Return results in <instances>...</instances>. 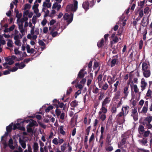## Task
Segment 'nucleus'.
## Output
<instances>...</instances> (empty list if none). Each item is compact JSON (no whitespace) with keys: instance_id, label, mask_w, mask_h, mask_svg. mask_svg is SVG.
<instances>
[{"instance_id":"61","label":"nucleus","mask_w":152,"mask_h":152,"mask_svg":"<svg viewBox=\"0 0 152 152\" xmlns=\"http://www.w3.org/2000/svg\"><path fill=\"white\" fill-rule=\"evenodd\" d=\"M72 88L71 87H69V88L66 91V94L69 95L72 92Z\"/></svg>"},{"instance_id":"37","label":"nucleus","mask_w":152,"mask_h":152,"mask_svg":"<svg viewBox=\"0 0 152 152\" xmlns=\"http://www.w3.org/2000/svg\"><path fill=\"white\" fill-rule=\"evenodd\" d=\"M63 126H61L60 127V128H59V131H60V133L63 135H64L65 134H66V132H65L63 130Z\"/></svg>"},{"instance_id":"56","label":"nucleus","mask_w":152,"mask_h":152,"mask_svg":"<svg viewBox=\"0 0 152 152\" xmlns=\"http://www.w3.org/2000/svg\"><path fill=\"white\" fill-rule=\"evenodd\" d=\"M38 43L39 45L42 46H43L44 48H45V44L42 40H39L38 42Z\"/></svg>"},{"instance_id":"59","label":"nucleus","mask_w":152,"mask_h":152,"mask_svg":"<svg viewBox=\"0 0 152 152\" xmlns=\"http://www.w3.org/2000/svg\"><path fill=\"white\" fill-rule=\"evenodd\" d=\"M104 96V94L103 93H100V95L99 96L98 99L99 100H101L103 98Z\"/></svg>"},{"instance_id":"60","label":"nucleus","mask_w":152,"mask_h":152,"mask_svg":"<svg viewBox=\"0 0 152 152\" xmlns=\"http://www.w3.org/2000/svg\"><path fill=\"white\" fill-rule=\"evenodd\" d=\"M59 101L57 100V99H54L53 101V105L55 106L56 107V105L55 104H58V102H59Z\"/></svg>"},{"instance_id":"33","label":"nucleus","mask_w":152,"mask_h":152,"mask_svg":"<svg viewBox=\"0 0 152 152\" xmlns=\"http://www.w3.org/2000/svg\"><path fill=\"white\" fill-rule=\"evenodd\" d=\"M92 61H91L88 65V72H90L91 70V67L92 66Z\"/></svg>"},{"instance_id":"18","label":"nucleus","mask_w":152,"mask_h":152,"mask_svg":"<svg viewBox=\"0 0 152 152\" xmlns=\"http://www.w3.org/2000/svg\"><path fill=\"white\" fill-rule=\"evenodd\" d=\"M144 18L145 17H143L142 19L141 23L143 27H146L147 26L148 24L149 23V20L148 18L147 19V20H146V21H144Z\"/></svg>"},{"instance_id":"52","label":"nucleus","mask_w":152,"mask_h":152,"mask_svg":"<svg viewBox=\"0 0 152 152\" xmlns=\"http://www.w3.org/2000/svg\"><path fill=\"white\" fill-rule=\"evenodd\" d=\"M99 66V63L97 61H95L94 64V69L95 70Z\"/></svg>"},{"instance_id":"9","label":"nucleus","mask_w":152,"mask_h":152,"mask_svg":"<svg viewBox=\"0 0 152 152\" xmlns=\"http://www.w3.org/2000/svg\"><path fill=\"white\" fill-rule=\"evenodd\" d=\"M90 3L88 1L83 2L82 4V7L86 11L89 9Z\"/></svg>"},{"instance_id":"19","label":"nucleus","mask_w":152,"mask_h":152,"mask_svg":"<svg viewBox=\"0 0 152 152\" xmlns=\"http://www.w3.org/2000/svg\"><path fill=\"white\" fill-rule=\"evenodd\" d=\"M140 108H138V111L139 113H146L148 110V107L144 106L143 107L142 110L141 111H140Z\"/></svg>"},{"instance_id":"32","label":"nucleus","mask_w":152,"mask_h":152,"mask_svg":"<svg viewBox=\"0 0 152 152\" xmlns=\"http://www.w3.org/2000/svg\"><path fill=\"white\" fill-rule=\"evenodd\" d=\"M150 134H151L150 131L149 130H148L142 134L144 137L147 138V137L149 136Z\"/></svg>"},{"instance_id":"49","label":"nucleus","mask_w":152,"mask_h":152,"mask_svg":"<svg viewBox=\"0 0 152 152\" xmlns=\"http://www.w3.org/2000/svg\"><path fill=\"white\" fill-rule=\"evenodd\" d=\"M45 12H45V13L44 15V18L46 17H47L48 16L49 17H52V16L51 15H49V11L47 9L46 11H45Z\"/></svg>"},{"instance_id":"41","label":"nucleus","mask_w":152,"mask_h":152,"mask_svg":"<svg viewBox=\"0 0 152 152\" xmlns=\"http://www.w3.org/2000/svg\"><path fill=\"white\" fill-rule=\"evenodd\" d=\"M121 95V91H117L115 94V98L116 99H118Z\"/></svg>"},{"instance_id":"42","label":"nucleus","mask_w":152,"mask_h":152,"mask_svg":"<svg viewBox=\"0 0 152 152\" xmlns=\"http://www.w3.org/2000/svg\"><path fill=\"white\" fill-rule=\"evenodd\" d=\"M27 132L28 133H33L34 132V129L31 128V127H29V126H27Z\"/></svg>"},{"instance_id":"8","label":"nucleus","mask_w":152,"mask_h":152,"mask_svg":"<svg viewBox=\"0 0 152 152\" xmlns=\"http://www.w3.org/2000/svg\"><path fill=\"white\" fill-rule=\"evenodd\" d=\"M146 85H147V83L145 82V79L143 78H142L141 79V90L142 91H143L145 89Z\"/></svg>"},{"instance_id":"64","label":"nucleus","mask_w":152,"mask_h":152,"mask_svg":"<svg viewBox=\"0 0 152 152\" xmlns=\"http://www.w3.org/2000/svg\"><path fill=\"white\" fill-rule=\"evenodd\" d=\"M117 111V108L115 107H113L111 108V112L112 113H115Z\"/></svg>"},{"instance_id":"25","label":"nucleus","mask_w":152,"mask_h":152,"mask_svg":"<svg viewBox=\"0 0 152 152\" xmlns=\"http://www.w3.org/2000/svg\"><path fill=\"white\" fill-rule=\"evenodd\" d=\"M18 28L20 32L23 34L25 31L23 28V23L21 22V23L18 25Z\"/></svg>"},{"instance_id":"53","label":"nucleus","mask_w":152,"mask_h":152,"mask_svg":"<svg viewBox=\"0 0 152 152\" xmlns=\"http://www.w3.org/2000/svg\"><path fill=\"white\" fill-rule=\"evenodd\" d=\"M100 102L99 101H96L94 103V108H95L96 109L97 108V107L98 106Z\"/></svg>"},{"instance_id":"47","label":"nucleus","mask_w":152,"mask_h":152,"mask_svg":"<svg viewBox=\"0 0 152 152\" xmlns=\"http://www.w3.org/2000/svg\"><path fill=\"white\" fill-rule=\"evenodd\" d=\"M106 118V116L105 114H102L101 115L100 118L102 121H104Z\"/></svg>"},{"instance_id":"57","label":"nucleus","mask_w":152,"mask_h":152,"mask_svg":"<svg viewBox=\"0 0 152 152\" xmlns=\"http://www.w3.org/2000/svg\"><path fill=\"white\" fill-rule=\"evenodd\" d=\"M59 116H60V119L62 120H64V119L65 113L64 112H62L61 114Z\"/></svg>"},{"instance_id":"7","label":"nucleus","mask_w":152,"mask_h":152,"mask_svg":"<svg viewBox=\"0 0 152 152\" xmlns=\"http://www.w3.org/2000/svg\"><path fill=\"white\" fill-rule=\"evenodd\" d=\"M150 65L149 64H147L145 62L142 63V71L148 70V69H150V67H149Z\"/></svg>"},{"instance_id":"11","label":"nucleus","mask_w":152,"mask_h":152,"mask_svg":"<svg viewBox=\"0 0 152 152\" xmlns=\"http://www.w3.org/2000/svg\"><path fill=\"white\" fill-rule=\"evenodd\" d=\"M104 83H102L101 86H99V88H101L102 90H107L108 88L109 85L106 82H105L104 84Z\"/></svg>"},{"instance_id":"22","label":"nucleus","mask_w":152,"mask_h":152,"mask_svg":"<svg viewBox=\"0 0 152 152\" xmlns=\"http://www.w3.org/2000/svg\"><path fill=\"white\" fill-rule=\"evenodd\" d=\"M19 142L22 147L25 149L26 148V144L25 142L23 140H21L20 138L19 139Z\"/></svg>"},{"instance_id":"55","label":"nucleus","mask_w":152,"mask_h":152,"mask_svg":"<svg viewBox=\"0 0 152 152\" xmlns=\"http://www.w3.org/2000/svg\"><path fill=\"white\" fill-rule=\"evenodd\" d=\"M138 152H149V151L148 150L145 149H143L142 148H139L138 149Z\"/></svg>"},{"instance_id":"44","label":"nucleus","mask_w":152,"mask_h":152,"mask_svg":"<svg viewBox=\"0 0 152 152\" xmlns=\"http://www.w3.org/2000/svg\"><path fill=\"white\" fill-rule=\"evenodd\" d=\"M99 88L96 87L94 88L92 90V92L95 94H97L99 92Z\"/></svg>"},{"instance_id":"38","label":"nucleus","mask_w":152,"mask_h":152,"mask_svg":"<svg viewBox=\"0 0 152 152\" xmlns=\"http://www.w3.org/2000/svg\"><path fill=\"white\" fill-rule=\"evenodd\" d=\"M12 40L9 39L8 40V42L7 43V46L9 47H12Z\"/></svg>"},{"instance_id":"36","label":"nucleus","mask_w":152,"mask_h":152,"mask_svg":"<svg viewBox=\"0 0 152 152\" xmlns=\"http://www.w3.org/2000/svg\"><path fill=\"white\" fill-rule=\"evenodd\" d=\"M133 89L135 94L138 93L139 91V89L138 88L136 84L133 85Z\"/></svg>"},{"instance_id":"34","label":"nucleus","mask_w":152,"mask_h":152,"mask_svg":"<svg viewBox=\"0 0 152 152\" xmlns=\"http://www.w3.org/2000/svg\"><path fill=\"white\" fill-rule=\"evenodd\" d=\"M145 120L146 122L147 121L148 123H150L152 121V116H147L145 118Z\"/></svg>"},{"instance_id":"4","label":"nucleus","mask_w":152,"mask_h":152,"mask_svg":"<svg viewBox=\"0 0 152 152\" xmlns=\"http://www.w3.org/2000/svg\"><path fill=\"white\" fill-rule=\"evenodd\" d=\"M129 110V107L127 105L123 106L121 109V111L124 113V115H126L128 113Z\"/></svg>"},{"instance_id":"28","label":"nucleus","mask_w":152,"mask_h":152,"mask_svg":"<svg viewBox=\"0 0 152 152\" xmlns=\"http://www.w3.org/2000/svg\"><path fill=\"white\" fill-rule=\"evenodd\" d=\"M13 123H12L10 124L8 126L6 127V129L7 132H10L12 129V126L13 125Z\"/></svg>"},{"instance_id":"50","label":"nucleus","mask_w":152,"mask_h":152,"mask_svg":"<svg viewBox=\"0 0 152 152\" xmlns=\"http://www.w3.org/2000/svg\"><path fill=\"white\" fill-rule=\"evenodd\" d=\"M28 19L27 17H23L20 20V22L23 23L24 21L26 22Z\"/></svg>"},{"instance_id":"15","label":"nucleus","mask_w":152,"mask_h":152,"mask_svg":"<svg viewBox=\"0 0 152 152\" xmlns=\"http://www.w3.org/2000/svg\"><path fill=\"white\" fill-rule=\"evenodd\" d=\"M129 86H126L124 89L123 93L124 95V97L126 98L128 96L129 91H128V88Z\"/></svg>"},{"instance_id":"54","label":"nucleus","mask_w":152,"mask_h":152,"mask_svg":"<svg viewBox=\"0 0 152 152\" xmlns=\"http://www.w3.org/2000/svg\"><path fill=\"white\" fill-rule=\"evenodd\" d=\"M37 1L36 0L35 3H34V4L33 5V6L32 7V9H37L38 8V7L39 6V4H36L37 3Z\"/></svg>"},{"instance_id":"5","label":"nucleus","mask_w":152,"mask_h":152,"mask_svg":"<svg viewBox=\"0 0 152 152\" xmlns=\"http://www.w3.org/2000/svg\"><path fill=\"white\" fill-rule=\"evenodd\" d=\"M93 76L92 73H91L88 76V79L87 82V85L89 86L93 79Z\"/></svg>"},{"instance_id":"10","label":"nucleus","mask_w":152,"mask_h":152,"mask_svg":"<svg viewBox=\"0 0 152 152\" xmlns=\"http://www.w3.org/2000/svg\"><path fill=\"white\" fill-rule=\"evenodd\" d=\"M78 105V102H77L76 100L72 101L70 103V106L72 107L71 108V109L74 110L75 107H76Z\"/></svg>"},{"instance_id":"3","label":"nucleus","mask_w":152,"mask_h":152,"mask_svg":"<svg viewBox=\"0 0 152 152\" xmlns=\"http://www.w3.org/2000/svg\"><path fill=\"white\" fill-rule=\"evenodd\" d=\"M56 27L54 26L52 27H50L49 28V30L50 31V34L52 35L53 37H56L58 34V33L57 31L53 32V31L55 30Z\"/></svg>"},{"instance_id":"39","label":"nucleus","mask_w":152,"mask_h":152,"mask_svg":"<svg viewBox=\"0 0 152 152\" xmlns=\"http://www.w3.org/2000/svg\"><path fill=\"white\" fill-rule=\"evenodd\" d=\"M131 116L133 117V119L135 121H136L138 119V114H132Z\"/></svg>"},{"instance_id":"14","label":"nucleus","mask_w":152,"mask_h":152,"mask_svg":"<svg viewBox=\"0 0 152 152\" xmlns=\"http://www.w3.org/2000/svg\"><path fill=\"white\" fill-rule=\"evenodd\" d=\"M58 104H55L56 107L57 108H63V110H65V107H64V104L63 102H58Z\"/></svg>"},{"instance_id":"2","label":"nucleus","mask_w":152,"mask_h":152,"mask_svg":"<svg viewBox=\"0 0 152 152\" xmlns=\"http://www.w3.org/2000/svg\"><path fill=\"white\" fill-rule=\"evenodd\" d=\"M83 70H80L77 75V80L78 82H79L80 79L83 78L87 73L86 72H83Z\"/></svg>"},{"instance_id":"21","label":"nucleus","mask_w":152,"mask_h":152,"mask_svg":"<svg viewBox=\"0 0 152 152\" xmlns=\"http://www.w3.org/2000/svg\"><path fill=\"white\" fill-rule=\"evenodd\" d=\"M107 105H104L102 104V107L100 110L102 111V113H103L105 114L107 113Z\"/></svg>"},{"instance_id":"12","label":"nucleus","mask_w":152,"mask_h":152,"mask_svg":"<svg viewBox=\"0 0 152 152\" xmlns=\"http://www.w3.org/2000/svg\"><path fill=\"white\" fill-rule=\"evenodd\" d=\"M143 71V75L144 77L146 78H148L150 77L151 75L150 69H148V70Z\"/></svg>"},{"instance_id":"29","label":"nucleus","mask_w":152,"mask_h":152,"mask_svg":"<svg viewBox=\"0 0 152 152\" xmlns=\"http://www.w3.org/2000/svg\"><path fill=\"white\" fill-rule=\"evenodd\" d=\"M78 2L77 0H74L73 2V7L74 8V11H76L78 7Z\"/></svg>"},{"instance_id":"17","label":"nucleus","mask_w":152,"mask_h":152,"mask_svg":"<svg viewBox=\"0 0 152 152\" xmlns=\"http://www.w3.org/2000/svg\"><path fill=\"white\" fill-rule=\"evenodd\" d=\"M15 66H18L19 69H22L24 68L26 66V64H24L23 62H22L20 64L18 63H16L15 64Z\"/></svg>"},{"instance_id":"35","label":"nucleus","mask_w":152,"mask_h":152,"mask_svg":"<svg viewBox=\"0 0 152 152\" xmlns=\"http://www.w3.org/2000/svg\"><path fill=\"white\" fill-rule=\"evenodd\" d=\"M34 150H38L39 146L38 143L37 142H35L33 145Z\"/></svg>"},{"instance_id":"40","label":"nucleus","mask_w":152,"mask_h":152,"mask_svg":"<svg viewBox=\"0 0 152 152\" xmlns=\"http://www.w3.org/2000/svg\"><path fill=\"white\" fill-rule=\"evenodd\" d=\"M53 105H50L47 108L45 109V111L46 113L48 112L50 110L53 109Z\"/></svg>"},{"instance_id":"27","label":"nucleus","mask_w":152,"mask_h":152,"mask_svg":"<svg viewBox=\"0 0 152 152\" xmlns=\"http://www.w3.org/2000/svg\"><path fill=\"white\" fill-rule=\"evenodd\" d=\"M104 39L103 38H102L100 41H99L97 43L98 47L100 48L101 47L104 45Z\"/></svg>"},{"instance_id":"62","label":"nucleus","mask_w":152,"mask_h":152,"mask_svg":"<svg viewBox=\"0 0 152 152\" xmlns=\"http://www.w3.org/2000/svg\"><path fill=\"white\" fill-rule=\"evenodd\" d=\"M37 20V17L36 16L34 15L32 19V21L33 23L34 24H35L36 22V20Z\"/></svg>"},{"instance_id":"51","label":"nucleus","mask_w":152,"mask_h":152,"mask_svg":"<svg viewBox=\"0 0 152 152\" xmlns=\"http://www.w3.org/2000/svg\"><path fill=\"white\" fill-rule=\"evenodd\" d=\"M143 41L142 40H141L139 42V49L140 50H141L142 48L143 45Z\"/></svg>"},{"instance_id":"63","label":"nucleus","mask_w":152,"mask_h":152,"mask_svg":"<svg viewBox=\"0 0 152 152\" xmlns=\"http://www.w3.org/2000/svg\"><path fill=\"white\" fill-rule=\"evenodd\" d=\"M81 93V91L80 90H78L75 93V98H76L77 96L79 95Z\"/></svg>"},{"instance_id":"23","label":"nucleus","mask_w":152,"mask_h":152,"mask_svg":"<svg viewBox=\"0 0 152 152\" xmlns=\"http://www.w3.org/2000/svg\"><path fill=\"white\" fill-rule=\"evenodd\" d=\"M115 33H113L111 35V37L113 38V41L114 43H116L118 42V38L117 36H115Z\"/></svg>"},{"instance_id":"13","label":"nucleus","mask_w":152,"mask_h":152,"mask_svg":"<svg viewBox=\"0 0 152 152\" xmlns=\"http://www.w3.org/2000/svg\"><path fill=\"white\" fill-rule=\"evenodd\" d=\"M110 98L109 96H107L102 102V104L106 105V104L110 102Z\"/></svg>"},{"instance_id":"43","label":"nucleus","mask_w":152,"mask_h":152,"mask_svg":"<svg viewBox=\"0 0 152 152\" xmlns=\"http://www.w3.org/2000/svg\"><path fill=\"white\" fill-rule=\"evenodd\" d=\"M123 115L124 116V117L123 118V120H124L123 122H124L125 121L124 116H125L126 115H124V113H123V112L121 111V112H120L117 115V116H118L119 117H121Z\"/></svg>"},{"instance_id":"31","label":"nucleus","mask_w":152,"mask_h":152,"mask_svg":"<svg viewBox=\"0 0 152 152\" xmlns=\"http://www.w3.org/2000/svg\"><path fill=\"white\" fill-rule=\"evenodd\" d=\"M117 61V60L116 58H114L112 60L111 62L110 66L111 67L114 66Z\"/></svg>"},{"instance_id":"1","label":"nucleus","mask_w":152,"mask_h":152,"mask_svg":"<svg viewBox=\"0 0 152 152\" xmlns=\"http://www.w3.org/2000/svg\"><path fill=\"white\" fill-rule=\"evenodd\" d=\"M73 14L71 13L69 15L68 14L65 13L63 16V18L65 20H67L68 24L72 22L73 19Z\"/></svg>"},{"instance_id":"30","label":"nucleus","mask_w":152,"mask_h":152,"mask_svg":"<svg viewBox=\"0 0 152 152\" xmlns=\"http://www.w3.org/2000/svg\"><path fill=\"white\" fill-rule=\"evenodd\" d=\"M61 110H60L58 108H56V109L55 110V113L57 117H59L60 115L61 114Z\"/></svg>"},{"instance_id":"6","label":"nucleus","mask_w":152,"mask_h":152,"mask_svg":"<svg viewBox=\"0 0 152 152\" xmlns=\"http://www.w3.org/2000/svg\"><path fill=\"white\" fill-rule=\"evenodd\" d=\"M74 10L73 6L72 4H69L68 5L66 8V10L67 12H69L70 11L75 12Z\"/></svg>"},{"instance_id":"45","label":"nucleus","mask_w":152,"mask_h":152,"mask_svg":"<svg viewBox=\"0 0 152 152\" xmlns=\"http://www.w3.org/2000/svg\"><path fill=\"white\" fill-rule=\"evenodd\" d=\"M83 84H79L78 83L77 84L75 85V87L76 88L78 87L80 90H81L83 89V86L82 85Z\"/></svg>"},{"instance_id":"46","label":"nucleus","mask_w":152,"mask_h":152,"mask_svg":"<svg viewBox=\"0 0 152 152\" xmlns=\"http://www.w3.org/2000/svg\"><path fill=\"white\" fill-rule=\"evenodd\" d=\"M66 143H64L63 145L61 146V150L63 152L64 151L66 148Z\"/></svg>"},{"instance_id":"58","label":"nucleus","mask_w":152,"mask_h":152,"mask_svg":"<svg viewBox=\"0 0 152 152\" xmlns=\"http://www.w3.org/2000/svg\"><path fill=\"white\" fill-rule=\"evenodd\" d=\"M52 142L56 145H57L58 143V139L56 138H54L53 140H52Z\"/></svg>"},{"instance_id":"26","label":"nucleus","mask_w":152,"mask_h":152,"mask_svg":"<svg viewBox=\"0 0 152 152\" xmlns=\"http://www.w3.org/2000/svg\"><path fill=\"white\" fill-rule=\"evenodd\" d=\"M147 138L144 137L142 139L140 140V142L141 143L142 145H145L148 142Z\"/></svg>"},{"instance_id":"24","label":"nucleus","mask_w":152,"mask_h":152,"mask_svg":"<svg viewBox=\"0 0 152 152\" xmlns=\"http://www.w3.org/2000/svg\"><path fill=\"white\" fill-rule=\"evenodd\" d=\"M138 130L140 134H142L144 131V128L143 126L142 125H140L139 126Z\"/></svg>"},{"instance_id":"20","label":"nucleus","mask_w":152,"mask_h":152,"mask_svg":"<svg viewBox=\"0 0 152 152\" xmlns=\"http://www.w3.org/2000/svg\"><path fill=\"white\" fill-rule=\"evenodd\" d=\"M27 126H28L31 127L34 126H38V124L37 123L36 121L32 120V122H30Z\"/></svg>"},{"instance_id":"48","label":"nucleus","mask_w":152,"mask_h":152,"mask_svg":"<svg viewBox=\"0 0 152 152\" xmlns=\"http://www.w3.org/2000/svg\"><path fill=\"white\" fill-rule=\"evenodd\" d=\"M31 7V5L28 4H26L25 5V7L23 10H26L27 9H30Z\"/></svg>"},{"instance_id":"16","label":"nucleus","mask_w":152,"mask_h":152,"mask_svg":"<svg viewBox=\"0 0 152 152\" xmlns=\"http://www.w3.org/2000/svg\"><path fill=\"white\" fill-rule=\"evenodd\" d=\"M102 75L100 74L98 75L97 77V80H98V83L99 86H101L102 83H103V82L102 81Z\"/></svg>"}]
</instances>
